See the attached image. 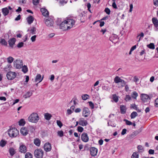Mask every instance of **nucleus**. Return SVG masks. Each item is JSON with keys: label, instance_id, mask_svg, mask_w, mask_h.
I'll use <instances>...</instances> for the list:
<instances>
[{"label": "nucleus", "instance_id": "obj_62", "mask_svg": "<svg viewBox=\"0 0 158 158\" xmlns=\"http://www.w3.org/2000/svg\"><path fill=\"white\" fill-rule=\"evenodd\" d=\"M112 6L114 9H117V8L116 4L115 2L113 3Z\"/></svg>", "mask_w": 158, "mask_h": 158}, {"label": "nucleus", "instance_id": "obj_54", "mask_svg": "<svg viewBox=\"0 0 158 158\" xmlns=\"http://www.w3.org/2000/svg\"><path fill=\"white\" fill-rule=\"evenodd\" d=\"M36 35H34L33 36H32L31 38V40L32 42H34L35 41L36 39Z\"/></svg>", "mask_w": 158, "mask_h": 158}, {"label": "nucleus", "instance_id": "obj_1", "mask_svg": "<svg viewBox=\"0 0 158 158\" xmlns=\"http://www.w3.org/2000/svg\"><path fill=\"white\" fill-rule=\"evenodd\" d=\"M39 119V117L36 113H33L28 118V120L32 123H36Z\"/></svg>", "mask_w": 158, "mask_h": 158}, {"label": "nucleus", "instance_id": "obj_16", "mask_svg": "<svg viewBox=\"0 0 158 158\" xmlns=\"http://www.w3.org/2000/svg\"><path fill=\"white\" fill-rule=\"evenodd\" d=\"M42 14L44 16L46 17L49 15V12L47 10L44 8H42L40 9Z\"/></svg>", "mask_w": 158, "mask_h": 158}, {"label": "nucleus", "instance_id": "obj_19", "mask_svg": "<svg viewBox=\"0 0 158 158\" xmlns=\"http://www.w3.org/2000/svg\"><path fill=\"white\" fill-rule=\"evenodd\" d=\"M149 98L148 95L145 94H142L141 96V100L143 102L147 101V100Z\"/></svg>", "mask_w": 158, "mask_h": 158}, {"label": "nucleus", "instance_id": "obj_45", "mask_svg": "<svg viewBox=\"0 0 158 158\" xmlns=\"http://www.w3.org/2000/svg\"><path fill=\"white\" fill-rule=\"evenodd\" d=\"M56 123L57 125L60 128H61L63 126V124L60 120H57Z\"/></svg>", "mask_w": 158, "mask_h": 158}, {"label": "nucleus", "instance_id": "obj_4", "mask_svg": "<svg viewBox=\"0 0 158 158\" xmlns=\"http://www.w3.org/2000/svg\"><path fill=\"white\" fill-rule=\"evenodd\" d=\"M44 153V151L40 148L37 149L34 152L35 156L38 158L43 157Z\"/></svg>", "mask_w": 158, "mask_h": 158}, {"label": "nucleus", "instance_id": "obj_52", "mask_svg": "<svg viewBox=\"0 0 158 158\" xmlns=\"http://www.w3.org/2000/svg\"><path fill=\"white\" fill-rule=\"evenodd\" d=\"M39 2V0H33V4L35 5H37Z\"/></svg>", "mask_w": 158, "mask_h": 158}, {"label": "nucleus", "instance_id": "obj_15", "mask_svg": "<svg viewBox=\"0 0 158 158\" xmlns=\"http://www.w3.org/2000/svg\"><path fill=\"white\" fill-rule=\"evenodd\" d=\"M57 25L60 26V29H62L64 31L67 30L66 27V23H65V20L61 22L60 24L57 23Z\"/></svg>", "mask_w": 158, "mask_h": 158}, {"label": "nucleus", "instance_id": "obj_27", "mask_svg": "<svg viewBox=\"0 0 158 158\" xmlns=\"http://www.w3.org/2000/svg\"><path fill=\"white\" fill-rule=\"evenodd\" d=\"M32 94V93L30 91H28L24 95V97L25 98H29L30 96H31Z\"/></svg>", "mask_w": 158, "mask_h": 158}, {"label": "nucleus", "instance_id": "obj_21", "mask_svg": "<svg viewBox=\"0 0 158 158\" xmlns=\"http://www.w3.org/2000/svg\"><path fill=\"white\" fill-rule=\"evenodd\" d=\"M15 41L16 39L14 38L10 39L8 41V42L10 46L13 48Z\"/></svg>", "mask_w": 158, "mask_h": 158}, {"label": "nucleus", "instance_id": "obj_60", "mask_svg": "<svg viewBox=\"0 0 158 158\" xmlns=\"http://www.w3.org/2000/svg\"><path fill=\"white\" fill-rule=\"evenodd\" d=\"M81 111V110L80 108H77L74 111L76 113L80 112Z\"/></svg>", "mask_w": 158, "mask_h": 158}, {"label": "nucleus", "instance_id": "obj_29", "mask_svg": "<svg viewBox=\"0 0 158 158\" xmlns=\"http://www.w3.org/2000/svg\"><path fill=\"white\" fill-rule=\"evenodd\" d=\"M112 99L115 102H117L118 100V97L115 94L112 95Z\"/></svg>", "mask_w": 158, "mask_h": 158}, {"label": "nucleus", "instance_id": "obj_6", "mask_svg": "<svg viewBox=\"0 0 158 158\" xmlns=\"http://www.w3.org/2000/svg\"><path fill=\"white\" fill-rule=\"evenodd\" d=\"M16 75L15 72L10 71L7 73L6 77L8 80H12L16 77Z\"/></svg>", "mask_w": 158, "mask_h": 158}, {"label": "nucleus", "instance_id": "obj_23", "mask_svg": "<svg viewBox=\"0 0 158 158\" xmlns=\"http://www.w3.org/2000/svg\"><path fill=\"white\" fill-rule=\"evenodd\" d=\"M27 19L28 23L31 24L34 21V18L31 16H29L27 18Z\"/></svg>", "mask_w": 158, "mask_h": 158}, {"label": "nucleus", "instance_id": "obj_41", "mask_svg": "<svg viewBox=\"0 0 158 158\" xmlns=\"http://www.w3.org/2000/svg\"><path fill=\"white\" fill-rule=\"evenodd\" d=\"M147 47L151 49H155V46L153 43H151L148 45H147Z\"/></svg>", "mask_w": 158, "mask_h": 158}, {"label": "nucleus", "instance_id": "obj_36", "mask_svg": "<svg viewBox=\"0 0 158 158\" xmlns=\"http://www.w3.org/2000/svg\"><path fill=\"white\" fill-rule=\"evenodd\" d=\"M32 154L29 152H28L26 153L25 155V158H32Z\"/></svg>", "mask_w": 158, "mask_h": 158}, {"label": "nucleus", "instance_id": "obj_7", "mask_svg": "<svg viewBox=\"0 0 158 158\" xmlns=\"http://www.w3.org/2000/svg\"><path fill=\"white\" fill-rule=\"evenodd\" d=\"M90 154L92 156H95L97 155L98 149L94 147H92L90 149Z\"/></svg>", "mask_w": 158, "mask_h": 158}, {"label": "nucleus", "instance_id": "obj_32", "mask_svg": "<svg viewBox=\"0 0 158 158\" xmlns=\"http://www.w3.org/2000/svg\"><path fill=\"white\" fill-rule=\"evenodd\" d=\"M138 115V114L136 112L134 111L132 112L131 114V118H135Z\"/></svg>", "mask_w": 158, "mask_h": 158}, {"label": "nucleus", "instance_id": "obj_28", "mask_svg": "<svg viewBox=\"0 0 158 158\" xmlns=\"http://www.w3.org/2000/svg\"><path fill=\"white\" fill-rule=\"evenodd\" d=\"M9 152L10 154V155L11 156H13L15 153V149L12 148H10L9 149Z\"/></svg>", "mask_w": 158, "mask_h": 158}, {"label": "nucleus", "instance_id": "obj_34", "mask_svg": "<svg viewBox=\"0 0 158 158\" xmlns=\"http://www.w3.org/2000/svg\"><path fill=\"white\" fill-rule=\"evenodd\" d=\"M138 96L137 93L136 91H134L131 95L132 97L135 99H136V98Z\"/></svg>", "mask_w": 158, "mask_h": 158}, {"label": "nucleus", "instance_id": "obj_49", "mask_svg": "<svg viewBox=\"0 0 158 158\" xmlns=\"http://www.w3.org/2000/svg\"><path fill=\"white\" fill-rule=\"evenodd\" d=\"M0 42L2 44L4 45H6L7 44V42L4 39H2Z\"/></svg>", "mask_w": 158, "mask_h": 158}, {"label": "nucleus", "instance_id": "obj_56", "mask_svg": "<svg viewBox=\"0 0 158 158\" xmlns=\"http://www.w3.org/2000/svg\"><path fill=\"white\" fill-rule=\"evenodd\" d=\"M131 107L136 110H137V106L135 104H131Z\"/></svg>", "mask_w": 158, "mask_h": 158}, {"label": "nucleus", "instance_id": "obj_12", "mask_svg": "<svg viewBox=\"0 0 158 158\" xmlns=\"http://www.w3.org/2000/svg\"><path fill=\"white\" fill-rule=\"evenodd\" d=\"M114 81L116 83H121L122 84L126 83V82L123 80L121 79L119 77L116 76L114 79Z\"/></svg>", "mask_w": 158, "mask_h": 158}, {"label": "nucleus", "instance_id": "obj_43", "mask_svg": "<svg viewBox=\"0 0 158 158\" xmlns=\"http://www.w3.org/2000/svg\"><path fill=\"white\" fill-rule=\"evenodd\" d=\"M89 97V95L87 94H84L82 95L81 97L83 100H85L88 98Z\"/></svg>", "mask_w": 158, "mask_h": 158}, {"label": "nucleus", "instance_id": "obj_59", "mask_svg": "<svg viewBox=\"0 0 158 158\" xmlns=\"http://www.w3.org/2000/svg\"><path fill=\"white\" fill-rule=\"evenodd\" d=\"M154 4L156 6H158V0H153Z\"/></svg>", "mask_w": 158, "mask_h": 158}, {"label": "nucleus", "instance_id": "obj_20", "mask_svg": "<svg viewBox=\"0 0 158 158\" xmlns=\"http://www.w3.org/2000/svg\"><path fill=\"white\" fill-rule=\"evenodd\" d=\"M152 21L155 27L156 28V30H157L158 29L157 27H158V20L155 17L153 18L152 19Z\"/></svg>", "mask_w": 158, "mask_h": 158}, {"label": "nucleus", "instance_id": "obj_11", "mask_svg": "<svg viewBox=\"0 0 158 158\" xmlns=\"http://www.w3.org/2000/svg\"><path fill=\"white\" fill-rule=\"evenodd\" d=\"M21 134L23 136H26L28 134V131L27 127H23L20 130Z\"/></svg>", "mask_w": 158, "mask_h": 158}, {"label": "nucleus", "instance_id": "obj_3", "mask_svg": "<svg viewBox=\"0 0 158 158\" xmlns=\"http://www.w3.org/2000/svg\"><path fill=\"white\" fill-rule=\"evenodd\" d=\"M75 21L72 19H67L65 20V23H66V27L67 30L70 29L75 24Z\"/></svg>", "mask_w": 158, "mask_h": 158}, {"label": "nucleus", "instance_id": "obj_37", "mask_svg": "<svg viewBox=\"0 0 158 158\" xmlns=\"http://www.w3.org/2000/svg\"><path fill=\"white\" fill-rule=\"evenodd\" d=\"M137 149L139 152L142 153L143 151V149L142 146L141 145H139L137 146Z\"/></svg>", "mask_w": 158, "mask_h": 158}, {"label": "nucleus", "instance_id": "obj_2", "mask_svg": "<svg viewBox=\"0 0 158 158\" xmlns=\"http://www.w3.org/2000/svg\"><path fill=\"white\" fill-rule=\"evenodd\" d=\"M8 132L9 135L11 137H16L19 134L18 130L15 127L10 128L8 131Z\"/></svg>", "mask_w": 158, "mask_h": 158}, {"label": "nucleus", "instance_id": "obj_5", "mask_svg": "<svg viewBox=\"0 0 158 158\" xmlns=\"http://www.w3.org/2000/svg\"><path fill=\"white\" fill-rule=\"evenodd\" d=\"M14 67L16 69H20L23 65V62L21 60H16L14 62Z\"/></svg>", "mask_w": 158, "mask_h": 158}, {"label": "nucleus", "instance_id": "obj_38", "mask_svg": "<svg viewBox=\"0 0 158 158\" xmlns=\"http://www.w3.org/2000/svg\"><path fill=\"white\" fill-rule=\"evenodd\" d=\"M7 60L9 63H11L14 60V58L11 56H9L7 58Z\"/></svg>", "mask_w": 158, "mask_h": 158}, {"label": "nucleus", "instance_id": "obj_50", "mask_svg": "<svg viewBox=\"0 0 158 158\" xmlns=\"http://www.w3.org/2000/svg\"><path fill=\"white\" fill-rule=\"evenodd\" d=\"M105 11L108 15H109L110 13V9L108 8H106L105 9Z\"/></svg>", "mask_w": 158, "mask_h": 158}, {"label": "nucleus", "instance_id": "obj_18", "mask_svg": "<svg viewBox=\"0 0 158 158\" xmlns=\"http://www.w3.org/2000/svg\"><path fill=\"white\" fill-rule=\"evenodd\" d=\"M89 110L88 108L85 107L83 110L82 115L85 117H88Z\"/></svg>", "mask_w": 158, "mask_h": 158}, {"label": "nucleus", "instance_id": "obj_44", "mask_svg": "<svg viewBox=\"0 0 158 158\" xmlns=\"http://www.w3.org/2000/svg\"><path fill=\"white\" fill-rule=\"evenodd\" d=\"M30 31L32 34H35L36 28L35 27H33L30 30Z\"/></svg>", "mask_w": 158, "mask_h": 158}, {"label": "nucleus", "instance_id": "obj_46", "mask_svg": "<svg viewBox=\"0 0 158 158\" xmlns=\"http://www.w3.org/2000/svg\"><path fill=\"white\" fill-rule=\"evenodd\" d=\"M124 121L125 122L127 125H130L132 124V123L131 122L127 120L124 119Z\"/></svg>", "mask_w": 158, "mask_h": 158}, {"label": "nucleus", "instance_id": "obj_35", "mask_svg": "<svg viewBox=\"0 0 158 158\" xmlns=\"http://www.w3.org/2000/svg\"><path fill=\"white\" fill-rule=\"evenodd\" d=\"M22 70L24 73H26L28 71V69L27 66L26 65H24L22 67Z\"/></svg>", "mask_w": 158, "mask_h": 158}, {"label": "nucleus", "instance_id": "obj_55", "mask_svg": "<svg viewBox=\"0 0 158 158\" xmlns=\"http://www.w3.org/2000/svg\"><path fill=\"white\" fill-rule=\"evenodd\" d=\"M127 131V130L126 129L124 128V129H123V130H122V131L121 132V135H125V134H126Z\"/></svg>", "mask_w": 158, "mask_h": 158}, {"label": "nucleus", "instance_id": "obj_25", "mask_svg": "<svg viewBox=\"0 0 158 158\" xmlns=\"http://www.w3.org/2000/svg\"><path fill=\"white\" fill-rule=\"evenodd\" d=\"M2 10L3 14L5 16L7 15L9 13V11L7 8H5L2 9Z\"/></svg>", "mask_w": 158, "mask_h": 158}, {"label": "nucleus", "instance_id": "obj_14", "mask_svg": "<svg viewBox=\"0 0 158 158\" xmlns=\"http://www.w3.org/2000/svg\"><path fill=\"white\" fill-rule=\"evenodd\" d=\"M79 124L82 126H86L88 123L86 120H84L83 118H81L79 119Z\"/></svg>", "mask_w": 158, "mask_h": 158}, {"label": "nucleus", "instance_id": "obj_26", "mask_svg": "<svg viewBox=\"0 0 158 158\" xmlns=\"http://www.w3.org/2000/svg\"><path fill=\"white\" fill-rule=\"evenodd\" d=\"M41 141L39 139L36 138L34 140V143L37 146H39L40 144Z\"/></svg>", "mask_w": 158, "mask_h": 158}, {"label": "nucleus", "instance_id": "obj_53", "mask_svg": "<svg viewBox=\"0 0 158 158\" xmlns=\"http://www.w3.org/2000/svg\"><path fill=\"white\" fill-rule=\"evenodd\" d=\"M89 106L91 107L92 109H94V105L93 103L92 102H89Z\"/></svg>", "mask_w": 158, "mask_h": 158}, {"label": "nucleus", "instance_id": "obj_39", "mask_svg": "<svg viewBox=\"0 0 158 158\" xmlns=\"http://www.w3.org/2000/svg\"><path fill=\"white\" fill-rule=\"evenodd\" d=\"M57 135L60 137H62L64 135V132L62 131H59L57 132Z\"/></svg>", "mask_w": 158, "mask_h": 158}, {"label": "nucleus", "instance_id": "obj_64", "mask_svg": "<svg viewBox=\"0 0 158 158\" xmlns=\"http://www.w3.org/2000/svg\"><path fill=\"white\" fill-rule=\"evenodd\" d=\"M139 133H138L137 132V131H135L132 134V135H133L134 136H136V135H137Z\"/></svg>", "mask_w": 158, "mask_h": 158}, {"label": "nucleus", "instance_id": "obj_31", "mask_svg": "<svg viewBox=\"0 0 158 158\" xmlns=\"http://www.w3.org/2000/svg\"><path fill=\"white\" fill-rule=\"evenodd\" d=\"M19 125V126H23L25 123V122L24 120L23 119H21L18 122Z\"/></svg>", "mask_w": 158, "mask_h": 158}, {"label": "nucleus", "instance_id": "obj_58", "mask_svg": "<svg viewBox=\"0 0 158 158\" xmlns=\"http://www.w3.org/2000/svg\"><path fill=\"white\" fill-rule=\"evenodd\" d=\"M19 2L20 4H24L26 3V0H19Z\"/></svg>", "mask_w": 158, "mask_h": 158}, {"label": "nucleus", "instance_id": "obj_51", "mask_svg": "<svg viewBox=\"0 0 158 158\" xmlns=\"http://www.w3.org/2000/svg\"><path fill=\"white\" fill-rule=\"evenodd\" d=\"M23 44H24L23 42L19 43L17 45V47L18 48H21L23 46Z\"/></svg>", "mask_w": 158, "mask_h": 158}, {"label": "nucleus", "instance_id": "obj_22", "mask_svg": "<svg viewBox=\"0 0 158 158\" xmlns=\"http://www.w3.org/2000/svg\"><path fill=\"white\" fill-rule=\"evenodd\" d=\"M126 107L124 105H121L120 106V112L122 114H124L126 111Z\"/></svg>", "mask_w": 158, "mask_h": 158}, {"label": "nucleus", "instance_id": "obj_9", "mask_svg": "<svg viewBox=\"0 0 158 158\" xmlns=\"http://www.w3.org/2000/svg\"><path fill=\"white\" fill-rule=\"evenodd\" d=\"M19 148V151L21 153H25L27 151V148L26 146L22 143H20Z\"/></svg>", "mask_w": 158, "mask_h": 158}, {"label": "nucleus", "instance_id": "obj_63", "mask_svg": "<svg viewBox=\"0 0 158 158\" xmlns=\"http://www.w3.org/2000/svg\"><path fill=\"white\" fill-rule=\"evenodd\" d=\"M73 112V111L70 109H68L67 110V114H70Z\"/></svg>", "mask_w": 158, "mask_h": 158}, {"label": "nucleus", "instance_id": "obj_61", "mask_svg": "<svg viewBox=\"0 0 158 158\" xmlns=\"http://www.w3.org/2000/svg\"><path fill=\"white\" fill-rule=\"evenodd\" d=\"M148 153L150 154H153L154 153V150L152 149H150L148 151Z\"/></svg>", "mask_w": 158, "mask_h": 158}, {"label": "nucleus", "instance_id": "obj_48", "mask_svg": "<svg viewBox=\"0 0 158 158\" xmlns=\"http://www.w3.org/2000/svg\"><path fill=\"white\" fill-rule=\"evenodd\" d=\"M83 127L81 126H78L77 127V130L79 132H81L83 131Z\"/></svg>", "mask_w": 158, "mask_h": 158}, {"label": "nucleus", "instance_id": "obj_40", "mask_svg": "<svg viewBox=\"0 0 158 158\" xmlns=\"http://www.w3.org/2000/svg\"><path fill=\"white\" fill-rule=\"evenodd\" d=\"M124 100L126 102H127L130 100H131V98L130 95H127L124 98Z\"/></svg>", "mask_w": 158, "mask_h": 158}, {"label": "nucleus", "instance_id": "obj_10", "mask_svg": "<svg viewBox=\"0 0 158 158\" xmlns=\"http://www.w3.org/2000/svg\"><path fill=\"white\" fill-rule=\"evenodd\" d=\"M54 22L51 18H48L45 20V23L48 27H51L53 26Z\"/></svg>", "mask_w": 158, "mask_h": 158}, {"label": "nucleus", "instance_id": "obj_57", "mask_svg": "<svg viewBox=\"0 0 158 158\" xmlns=\"http://www.w3.org/2000/svg\"><path fill=\"white\" fill-rule=\"evenodd\" d=\"M158 100V98H157L155 100V106L156 107H158V103L157 102V101Z\"/></svg>", "mask_w": 158, "mask_h": 158}, {"label": "nucleus", "instance_id": "obj_47", "mask_svg": "<svg viewBox=\"0 0 158 158\" xmlns=\"http://www.w3.org/2000/svg\"><path fill=\"white\" fill-rule=\"evenodd\" d=\"M102 88L103 90L108 91L109 90V87L108 86L104 85L102 86Z\"/></svg>", "mask_w": 158, "mask_h": 158}, {"label": "nucleus", "instance_id": "obj_42", "mask_svg": "<svg viewBox=\"0 0 158 158\" xmlns=\"http://www.w3.org/2000/svg\"><path fill=\"white\" fill-rule=\"evenodd\" d=\"M28 131L30 130L31 132H33L35 130V128L32 126H29L27 127Z\"/></svg>", "mask_w": 158, "mask_h": 158}, {"label": "nucleus", "instance_id": "obj_33", "mask_svg": "<svg viewBox=\"0 0 158 158\" xmlns=\"http://www.w3.org/2000/svg\"><path fill=\"white\" fill-rule=\"evenodd\" d=\"M6 141L2 139L0 142V146L2 147H4L6 143Z\"/></svg>", "mask_w": 158, "mask_h": 158}, {"label": "nucleus", "instance_id": "obj_24", "mask_svg": "<svg viewBox=\"0 0 158 158\" xmlns=\"http://www.w3.org/2000/svg\"><path fill=\"white\" fill-rule=\"evenodd\" d=\"M44 117L45 119L48 120H49L51 119L52 116L50 114L48 113H46L44 114Z\"/></svg>", "mask_w": 158, "mask_h": 158}, {"label": "nucleus", "instance_id": "obj_13", "mask_svg": "<svg viewBox=\"0 0 158 158\" xmlns=\"http://www.w3.org/2000/svg\"><path fill=\"white\" fill-rule=\"evenodd\" d=\"M81 139L82 140L85 142H86L89 140V137L87 134L86 133H83L81 135Z\"/></svg>", "mask_w": 158, "mask_h": 158}, {"label": "nucleus", "instance_id": "obj_17", "mask_svg": "<svg viewBox=\"0 0 158 158\" xmlns=\"http://www.w3.org/2000/svg\"><path fill=\"white\" fill-rule=\"evenodd\" d=\"M43 76L42 77L41 75L40 74H38L36 76L35 81V82L38 81L39 83H40L42 81L43 79Z\"/></svg>", "mask_w": 158, "mask_h": 158}, {"label": "nucleus", "instance_id": "obj_8", "mask_svg": "<svg viewBox=\"0 0 158 158\" xmlns=\"http://www.w3.org/2000/svg\"><path fill=\"white\" fill-rule=\"evenodd\" d=\"M44 148V150L46 152H50L52 149L51 145L49 143H45Z\"/></svg>", "mask_w": 158, "mask_h": 158}, {"label": "nucleus", "instance_id": "obj_30", "mask_svg": "<svg viewBox=\"0 0 158 158\" xmlns=\"http://www.w3.org/2000/svg\"><path fill=\"white\" fill-rule=\"evenodd\" d=\"M139 155L138 153L137 152H134L132 154L131 158H139Z\"/></svg>", "mask_w": 158, "mask_h": 158}]
</instances>
